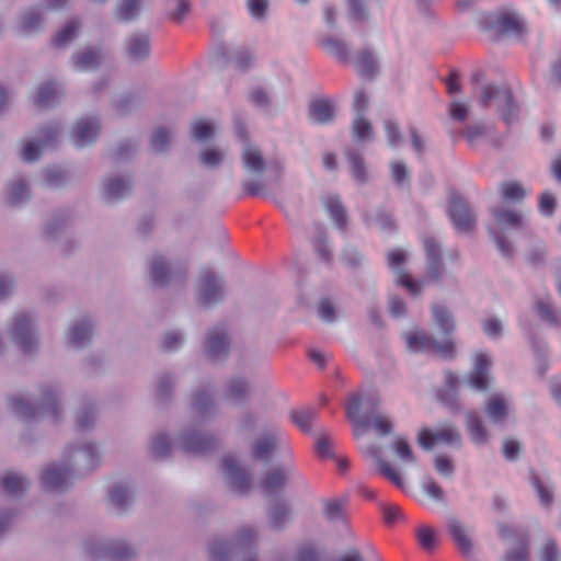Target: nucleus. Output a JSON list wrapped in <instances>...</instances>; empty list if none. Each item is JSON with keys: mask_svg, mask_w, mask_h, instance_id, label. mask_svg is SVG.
<instances>
[{"mask_svg": "<svg viewBox=\"0 0 561 561\" xmlns=\"http://www.w3.org/2000/svg\"><path fill=\"white\" fill-rule=\"evenodd\" d=\"M485 413L494 423H501L507 415V404L501 394L490 397L484 407Z\"/></svg>", "mask_w": 561, "mask_h": 561, "instance_id": "26", "label": "nucleus"}, {"mask_svg": "<svg viewBox=\"0 0 561 561\" xmlns=\"http://www.w3.org/2000/svg\"><path fill=\"white\" fill-rule=\"evenodd\" d=\"M101 54L93 49H88L73 56L75 66L82 71L95 69L101 64Z\"/></svg>", "mask_w": 561, "mask_h": 561, "instance_id": "35", "label": "nucleus"}, {"mask_svg": "<svg viewBox=\"0 0 561 561\" xmlns=\"http://www.w3.org/2000/svg\"><path fill=\"white\" fill-rule=\"evenodd\" d=\"M229 553V543L224 541L214 542L209 550L210 561H226Z\"/></svg>", "mask_w": 561, "mask_h": 561, "instance_id": "60", "label": "nucleus"}, {"mask_svg": "<svg viewBox=\"0 0 561 561\" xmlns=\"http://www.w3.org/2000/svg\"><path fill=\"white\" fill-rule=\"evenodd\" d=\"M433 319L435 324L447 335L451 334L455 331V321L450 312L440 306H433Z\"/></svg>", "mask_w": 561, "mask_h": 561, "instance_id": "37", "label": "nucleus"}, {"mask_svg": "<svg viewBox=\"0 0 561 561\" xmlns=\"http://www.w3.org/2000/svg\"><path fill=\"white\" fill-rule=\"evenodd\" d=\"M459 378L453 371H446L445 385L438 391L437 397L440 402L450 408H457V393H458Z\"/></svg>", "mask_w": 561, "mask_h": 561, "instance_id": "22", "label": "nucleus"}, {"mask_svg": "<svg viewBox=\"0 0 561 561\" xmlns=\"http://www.w3.org/2000/svg\"><path fill=\"white\" fill-rule=\"evenodd\" d=\"M30 197V191L23 181H16L9 185V203L19 204Z\"/></svg>", "mask_w": 561, "mask_h": 561, "instance_id": "49", "label": "nucleus"}, {"mask_svg": "<svg viewBox=\"0 0 561 561\" xmlns=\"http://www.w3.org/2000/svg\"><path fill=\"white\" fill-rule=\"evenodd\" d=\"M289 508L285 503L273 505L270 512V523L273 528L280 529L289 517Z\"/></svg>", "mask_w": 561, "mask_h": 561, "instance_id": "46", "label": "nucleus"}, {"mask_svg": "<svg viewBox=\"0 0 561 561\" xmlns=\"http://www.w3.org/2000/svg\"><path fill=\"white\" fill-rule=\"evenodd\" d=\"M353 561H383L376 547L368 540H358L353 546Z\"/></svg>", "mask_w": 561, "mask_h": 561, "instance_id": "31", "label": "nucleus"}, {"mask_svg": "<svg viewBox=\"0 0 561 561\" xmlns=\"http://www.w3.org/2000/svg\"><path fill=\"white\" fill-rule=\"evenodd\" d=\"M127 53L129 58L140 60L148 57L150 53L149 38L145 34L135 35L128 41Z\"/></svg>", "mask_w": 561, "mask_h": 561, "instance_id": "30", "label": "nucleus"}, {"mask_svg": "<svg viewBox=\"0 0 561 561\" xmlns=\"http://www.w3.org/2000/svg\"><path fill=\"white\" fill-rule=\"evenodd\" d=\"M499 31L504 34L520 36L524 33V24L514 15L503 14L496 21Z\"/></svg>", "mask_w": 561, "mask_h": 561, "instance_id": "38", "label": "nucleus"}, {"mask_svg": "<svg viewBox=\"0 0 561 561\" xmlns=\"http://www.w3.org/2000/svg\"><path fill=\"white\" fill-rule=\"evenodd\" d=\"M193 137L197 140H205L213 136L214 127L206 121H197L192 126Z\"/></svg>", "mask_w": 561, "mask_h": 561, "instance_id": "57", "label": "nucleus"}, {"mask_svg": "<svg viewBox=\"0 0 561 561\" xmlns=\"http://www.w3.org/2000/svg\"><path fill=\"white\" fill-rule=\"evenodd\" d=\"M559 549L554 541L550 540L545 543L540 559L541 561H558L559 560Z\"/></svg>", "mask_w": 561, "mask_h": 561, "instance_id": "64", "label": "nucleus"}, {"mask_svg": "<svg viewBox=\"0 0 561 561\" xmlns=\"http://www.w3.org/2000/svg\"><path fill=\"white\" fill-rule=\"evenodd\" d=\"M32 320L27 314L15 317L13 324V339L23 353H30L36 345L37 340L32 336Z\"/></svg>", "mask_w": 561, "mask_h": 561, "instance_id": "10", "label": "nucleus"}, {"mask_svg": "<svg viewBox=\"0 0 561 561\" xmlns=\"http://www.w3.org/2000/svg\"><path fill=\"white\" fill-rule=\"evenodd\" d=\"M43 20L36 10L26 11L22 16L21 27L24 32H32L39 28Z\"/></svg>", "mask_w": 561, "mask_h": 561, "instance_id": "53", "label": "nucleus"}, {"mask_svg": "<svg viewBox=\"0 0 561 561\" xmlns=\"http://www.w3.org/2000/svg\"><path fill=\"white\" fill-rule=\"evenodd\" d=\"M557 202L553 194L543 192L539 198V210L545 216H552L556 210Z\"/></svg>", "mask_w": 561, "mask_h": 561, "instance_id": "59", "label": "nucleus"}, {"mask_svg": "<svg viewBox=\"0 0 561 561\" xmlns=\"http://www.w3.org/2000/svg\"><path fill=\"white\" fill-rule=\"evenodd\" d=\"M224 159L222 152L216 148H208L201 153V161L207 167H217Z\"/></svg>", "mask_w": 561, "mask_h": 561, "instance_id": "61", "label": "nucleus"}, {"mask_svg": "<svg viewBox=\"0 0 561 561\" xmlns=\"http://www.w3.org/2000/svg\"><path fill=\"white\" fill-rule=\"evenodd\" d=\"M493 216L502 226L518 228L523 224L522 215L514 210L493 209Z\"/></svg>", "mask_w": 561, "mask_h": 561, "instance_id": "45", "label": "nucleus"}, {"mask_svg": "<svg viewBox=\"0 0 561 561\" xmlns=\"http://www.w3.org/2000/svg\"><path fill=\"white\" fill-rule=\"evenodd\" d=\"M491 366L490 356L486 353L478 352L473 357L472 370L466 380L469 387L477 391H485L492 381L490 376Z\"/></svg>", "mask_w": 561, "mask_h": 561, "instance_id": "7", "label": "nucleus"}, {"mask_svg": "<svg viewBox=\"0 0 561 561\" xmlns=\"http://www.w3.org/2000/svg\"><path fill=\"white\" fill-rule=\"evenodd\" d=\"M10 407L12 411L24 421L36 419L39 414L43 416L49 415L51 419L56 420L59 414L57 399L50 390H46L42 393L38 409L20 398H11Z\"/></svg>", "mask_w": 561, "mask_h": 561, "instance_id": "3", "label": "nucleus"}, {"mask_svg": "<svg viewBox=\"0 0 561 561\" xmlns=\"http://www.w3.org/2000/svg\"><path fill=\"white\" fill-rule=\"evenodd\" d=\"M449 218L459 232H470L476 225V218L468 204L458 195H453L448 209Z\"/></svg>", "mask_w": 561, "mask_h": 561, "instance_id": "8", "label": "nucleus"}, {"mask_svg": "<svg viewBox=\"0 0 561 561\" xmlns=\"http://www.w3.org/2000/svg\"><path fill=\"white\" fill-rule=\"evenodd\" d=\"M355 71L362 81H371L380 72V66L375 55L368 50L359 51L354 61Z\"/></svg>", "mask_w": 561, "mask_h": 561, "instance_id": "14", "label": "nucleus"}, {"mask_svg": "<svg viewBox=\"0 0 561 561\" xmlns=\"http://www.w3.org/2000/svg\"><path fill=\"white\" fill-rule=\"evenodd\" d=\"M171 141L170 133L164 128L157 129L151 137V147L157 152L164 151Z\"/></svg>", "mask_w": 561, "mask_h": 561, "instance_id": "52", "label": "nucleus"}, {"mask_svg": "<svg viewBox=\"0 0 561 561\" xmlns=\"http://www.w3.org/2000/svg\"><path fill=\"white\" fill-rule=\"evenodd\" d=\"M129 192V182L123 181L122 179H111L105 184V193L110 199L123 198Z\"/></svg>", "mask_w": 561, "mask_h": 561, "instance_id": "41", "label": "nucleus"}, {"mask_svg": "<svg viewBox=\"0 0 561 561\" xmlns=\"http://www.w3.org/2000/svg\"><path fill=\"white\" fill-rule=\"evenodd\" d=\"M318 313L321 320L325 322H333L336 319V308L333 301L324 298L319 302Z\"/></svg>", "mask_w": 561, "mask_h": 561, "instance_id": "55", "label": "nucleus"}, {"mask_svg": "<svg viewBox=\"0 0 561 561\" xmlns=\"http://www.w3.org/2000/svg\"><path fill=\"white\" fill-rule=\"evenodd\" d=\"M404 262L405 255L401 250L397 249L388 253V265L397 273L396 283L404 287L410 295L417 296L421 294V284L415 282L408 272L402 270Z\"/></svg>", "mask_w": 561, "mask_h": 561, "instance_id": "9", "label": "nucleus"}, {"mask_svg": "<svg viewBox=\"0 0 561 561\" xmlns=\"http://www.w3.org/2000/svg\"><path fill=\"white\" fill-rule=\"evenodd\" d=\"M294 474L290 469H275L265 474L261 481V488L267 495H273L283 490L288 479Z\"/></svg>", "mask_w": 561, "mask_h": 561, "instance_id": "19", "label": "nucleus"}, {"mask_svg": "<svg viewBox=\"0 0 561 561\" xmlns=\"http://www.w3.org/2000/svg\"><path fill=\"white\" fill-rule=\"evenodd\" d=\"M449 531L459 550L463 554H470L472 550V542L463 526L459 522L453 520L449 524Z\"/></svg>", "mask_w": 561, "mask_h": 561, "instance_id": "33", "label": "nucleus"}, {"mask_svg": "<svg viewBox=\"0 0 561 561\" xmlns=\"http://www.w3.org/2000/svg\"><path fill=\"white\" fill-rule=\"evenodd\" d=\"M390 450L402 465L416 463V456L404 436H396L390 444Z\"/></svg>", "mask_w": 561, "mask_h": 561, "instance_id": "23", "label": "nucleus"}, {"mask_svg": "<svg viewBox=\"0 0 561 561\" xmlns=\"http://www.w3.org/2000/svg\"><path fill=\"white\" fill-rule=\"evenodd\" d=\"M222 468L236 491L243 493L250 486V477L237 461L228 456L222 459Z\"/></svg>", "mask_w": 561, "mask_h": 561, "instance_id": "17", "label": "nucleus"}, {"mask_svg": "<svg viewBox=\"0 0 561 561\" xmlns=\"http://www.w3.org/2000/svg\"><path fill=\"white\" fill-rule=\"evenodd\" d=\"M424 248L427 259L428 275L422 282V285L426 284L428 280H439L443 271L440 247L435 239L426 238L424 240Z\"/></svg>", "mask_w": 561, "mask_h": 561, "instance_id": "13", "label": "nucleus"}, {"mask_svg": "<svg viewBox=\"0 0 561 561\" xmlns=\"http://www.w3.org/2000/svg\"><path fill=\"white\" fill-rule=\"evenodd\" d=\"M531 483L536 489L540 503L545 506H549L553 501L552 491L548 486L543 485L536 476H533Z\"/></svg>", "mask_w": 561, "mask_h": 561, "instance_id": "56", "label": "nucleus"}, {"mask_svg": "<svg viewBox=\"0 0 561 561\" xmlns=\"http://www.w3.org/2000/svg\"><path fill=\"white\" fill-rule=\"evenodd\" d=\"M360 400L353 393V436H363L373 430L379 437H385L393 432L394 425L387 416L378 413H370L364 419L357 416Z\"/></svg>", "mask_w": 561, "mask_h": 561, "instance_id": "2", "label": "nucleus"}, {"mask_svg": "<svg viewBox=\"0 0 561 561\" xmlns=\"http://www.w3.org/2000/svg\"><path fill=\"white\" fill-rule=\"evenodd\" d=\"M141 0H122L116 9V16L121 21L131 20L139 10Z\"/></svg>", "mask_w": 561, "mask_h": 561, "instance_id": "48", "label": "nucleus"}, {"mask_svg": "<svg viewBox=\"0 0 561 561\" xmlns=\"http://www.w3.org/2000/svg\"><path fill=\"white\" fill-rule=\"evenodd\" d=\"M310 118L318 124L330 123L335 115V107L332 101L327 99L314 100L310 104Z\"/></svg>", "mask_w": 561, "mask_h": 561, "instance_id": "21", "label": "nucleus"}, {"mask_svg": "<svg viewBox=\"0 0 561 561\" xmlns=\"http://www.w3.org/2000/svg\"><path fill=\"white\" fill-rule=\"evenodd\" d=\"M353 137L358 142H368L374 140V128L371 123L366 117L358 115L353 121Z\"/></svg>", "mask_w": 561, "mask_h": 561, "instance_id": "34", "label": "nucleus"}, {"mask_svg": "<svg viewBox=\"0 0 561 561\" xmlns=\"http://www.w3.org/2000/svg\"><path fill=\"white\" fill-rule=\"evenodd\" d=\"M229 336L222 328L215 327L208 333L206 352L211 359H218L228 354Z\"/></svg>", "mask_w": 561, "mask_h": 561, "instance_id": "18", "label": "nucleus"}, {"mask_svg": "<svg viewBox=\"0 0 561 561\" xmlns=\"http://www.w3.org/2000/svg\"><path fill=\"white\" fill-rule=\"evenodd\" d=\"M59 128L57 126H47L41 129L38 144L33 141L25 142L21 150V158L26 162L35 161L39 158L41 150L54 141L58 135Z\"/></svg>", "mask_w": 561, "mask_h": 561, "instance_id": "12", "label": "nucleus"}, {"mask_svg": "<svg viewBox=\"0 0 561 561\" xmlns=\"http://www.w3.org/2000/svg\"><path fill=\"white\" fill-rule=\"evenodd\" d=\"M405 342L408 347L414 352H433L444 358H453L455 355V344L451 340L438 343L420 331L407 333Z\"/></svg>", "mask_w": 561, "mask_h": 561, "instance_id": "5", "label": "nucleus"}, {"mask_svg": "<svg viewBox=\"0 0 561 561\" xmlns=\"http://www.w3.org/2000/svg\"><path fill=\"white\" fill-rule=\"evenodd\" d=\"M420 446L426 450L433 448L435 444H446L459 447L461 445L460 433L451 425H443L434 432L428 428L420 431L417 436Z\"/></svg>", "mask_w": 561, "mask_h": 561, "instance_id": "6", "label": "nucleus"}, {"mask_svg": "<svg viewBox=\"0 0 561 561\" xmlns=\"http://www.w3.org/2000/svg\"><path fill=\"white\" fill-rule=\"evenodd\" d=\"M249 385L241 378H233L229 382L227 399L232 402L241 401L249 393Z\"/></svg>", "mask_w": 561, "mask_h": 561, "instance_id": "44", "label": "nucleus"}, {"mask_svg": "<svg viewBox=\"0 0 561 561\" xmlns=\"http://www.w3.org/2000/svg\"><path fill=\"white\" fill-rule=\"evenodd\" d=\"M467 431L470 439L476 445H482L488 442V432L480 417L473 412L467 414Z\"/></svg>", "mask_w": 561, "mask_h": 561, "instance_id": "28", "label": "nucleus"}, {"mask_svg": "<svg viewBox=\"0 0 561 561\" xmlns=\"http://www.w3.org/2000/svg\"><path fill=\"white\" fill-rule=\"evenodd\" d=\"M79 28L80 23L78 21H69L66 26L53 38L51 45L54 47H64L68 45L76 37Z\"/></svg>", "mask_w": 561, "mask_h": 561, "instance_id": "39", "label": "nucleus"}, {"mask_svg": "<svg viewBox=\"0 0 561 561\" xmlns=\"http://www.w3.org/2000/svg\"><path fill=\"white\" fill-rule=\"evenodd\" d=\"M92 335V325L83 320L73 324L68 334L69 344L75 347H82L85 342L90 341Z\"/></svg>", "mask_w": 561, "mask_h": 561, "instance_id": "29", "label": "nucleus"}, {"mask_svg": "<svg viewBox=\"0 0 561 561\" xmlns=\"http://www.w3.org/2000/svg\"><path fill=\"white\" fill-rule=\"evenodd\" d=\"M278 443L276 432L265 434L252 445V456L255 459H267L275 450Z\"/></svg>", "mask_w": 561, "mask_h": 561, "instance_id": "25", "label": "nucleus"}, {"mask_svg": "<svg viewBox=\"0 0 561 561\" xmlns=\"http://www.w3.org/2000/svg\"><path fill=\"white\" fill-rule=\"evenodd\" d=\"M382 514L385 523L388 526H393L396 524L404 522L405 519L402 508L393 503L385 504L382 506Z\"/></svg>", "mask_w": 561, "mask_h": 561, "instance_id": "50", "label": "nucleus"}, {"mask_svg": "<svg viewBox=\"0 0 561 561\" xmlns=\"http://www.w3.org/2000/svg\"><path fill=\"white\" fill-rule=\"evenodd\" d=\"M99 134L100 123L96 118H82L73 126L71 138L76 146L83 147L92 144Z\"/></svg>", "mask_w": 561, "mask_h": 561, "instance_id": "11", "label": "nucleus"}, {"mask_svg": "<svg viewBox=\"0 0 561 561\" xmlns=\"http://www.w3.org/2000/svg\"><path fill=\"white\" fill-rule=\"evenodd\" d=\"M500 191L503 198L511 202H519L526 195L524 187L519 183L513 181L504 182L501 185Z\"/></svg>", "mask_w": 561, "mask_h": 561, "instance_id": "47", "label": "nucleus"}, {"mask_svg": "<svg viewBox=\"0 0 561 561\" xmlns=\"http://www.w3.org/2000/svg\"><path fill=\"white\" fill-rule=\"evenodd\" d=\"M529 551L527 541L523 540L516 548L512 549L504 556V561H528Z\"/></svg>", "mask_w": 561, "mask_h": 561, "instance_id": "58", "label": "nucleus"}, {"mask_svg": "<svg viewBox=\"0 0 561 561\" xmlns=\"http://www.w3.org/2000/svg\"><path fill=\"white\" fill-rule=\"evenodd\" d=\"M243 167L253 173H261L264 170V159L259 148L248 145L242 153Z\"/></svg>", "mask_w": 561, "mask_h": 561, "instance_id": "27", "label": "nucleus"}, {"mask_svg": "<svg viewBox=\"0 0 561 561\" xmlns=\"http://www.w3.org/2000/svg\"><path fill=\"white\" fill-rule=\"evenodd\" d=\"M479 102L483 107L495 104L507 125L517 117L518 106L513 99L512 91L506 87L500 88L491 84L483 87Z\"/></svg>", "mask_w": 561, "mask_h": 561, "instance_id": "1", "label": "nucleus"}, {"mask_svg": "<svg viewBox=\"0 0 561 561\" xmlns=\"http://www.w3.org/2000/svg\"><path fill=\"white\" fill-rule=\"evenodd\" d=\"M225 286L211 270L201 272L196 284V298L201 306L207 307L222 300Z\"/></svg>", "mask_w": 561, "mask_h": 561, "instance_id": "4", "label": "nucleus"}, {"mask_svg": "<svg viewBox=\"0 0 561 561\" xmlns=\"http://www.w3.org/2000/svg\"><path fill=\"white\" fill-rule=\"evenodd\" d=\"M293 422L305 433L309 432L316 417L314 409L295 410L290 413Z\"/></svg>", "mask_w": 561, "mask_h": 561, "instance_id": "42", "label": "nucleus"}, {"mask_svg": "<svg viewBox=\"0 0 561 561\" xmlns=\"http://www.w3.org/2000/svg\"><path fill=\"white\" fill-rule=\"evenodd\" d=\"M169 268L162 256H154L151 264V278L156 285H164L169 280Z\"/></svg>", "mask_w": 561, "mask_h": 561, "instance_id": "43", "label": "nucleus"}, {"mask_svg": "<svg viewBox=\"0 0 561 561\" xmlns=\"http://www.w3.org/2000/svg\"><path fill=\"white\" fill-rule=\"evenodd\" d=\"M71 472L66 466H48L42 474V483L46 490L60 491L68 483Z\"/></svg>", "mask_w": 561, "mask_h": 561, "instance_id": "15", "label": "nucleus"}, {"mask_svg": "<svg viewBox=\"0 0 561 561\" xmlns=\"http://www.w3.org/2000/svg\"><path fill=\"white\" fill-rule=\"evenodd\" d=\"M416 538L422 549L433 551L438 545L437 534L430 526H420L416 529Z\"/></svg>", "mask_w": 561, "mask_h": 561, "instance_id": "40", "label": "nucleus"}, {"mask_svg": "<svg viewBox=\"0 0 561 561\" xmlns=\"http://www.w3.org/2000/svg\"><path fill=\"white\" fill-rule=\"evenodd\" d=\"M449 115L455 121L463 122L468 117V106L462 102H451L449 105Z\"/></svg>", "mask_w": 561, "mask_h": 561, "instance_id": "63", "label": "nucleus"}, {"mask_svg": "<svg viewBox=\"0 0 561 561\" xmlns=\"http://www.w3.org/2000/svg\"><path fill=\"white\" fill-rule=\"evenodd\" d=\"M57 100V89L53 82H47L37 88L33 102L37 107L50 106Z\"/></svg>", "mask_w": 561, "mask_h": 561, "instance_id": "36", "label": "nucleus"}, {"mask_svg": "<svg viewBox=\"0 0 561 561\" xmlns=\"http://www.w3.org/2000/svg\"><path fill=\"white\" fill-rule=\"evenodd\" d=\"M327 208L330 213V216L337 225V227L344 228L346 217H345V210H344L343 206L341 205L340 199L335 198V197L328 198Z\"/></svg>", "mask_w": 561, "mask_h": 561, "instance_id": "51", "label": "nucleus"}, {"mask_svg": "<svg viewBox=\"0 0 561 561\" xmlns=\"http://www.w3.org/2000/svg\"><path fill=\"white\" fill-rule=\"evenodd\" d=\"M385 130L390 146H397L401 141V133L397 123L386 121Z\"/></svg>", "mask_w": 561, "mask_h": 561, "instance_id": "62", "label": "nucleus"}, {"mask_svg": "<svg viewBox=\"0 0 561 561\" xmlns=\"http://www.w3.org/2000/svg\"><path fill=\"white\" fill-rule=\"evenodd\" d=\"M215 447V439L204 433L187 432L184 435V448L186 451L201 455Z\"/></svg>", "mask_w": 561, "mask_h": 561, "instance_id": "20", "label": "nucleus"}, {"mask_svg": "<svg viewBox=\"0 0 561 561\" xmlns=\"http://www.w3.org/2000/svg\"><path fill=\"white\" fill-rule=\"evenodd\" d=\"M320 46L337 61H348L347 45L343 39L333 36H324L320 39Z\"/></svg>", "mask_w": 561, "mask_h": 561, "instance_id": "24", "label": "nucleus"}, {"mask_svg": "<svg viewBox=\"0 0 561 561\" xmlns=\"http://www.w3.org/2000/svg\"><path fill=\"white\" fill-rule=\"evenodd\" d=\"M0 485L8 494L19 495L25 492L26 481L14 472H7L0 478Z\"/></svg>", "mask_w": 561, "mask_h": 561, "instance_id": "32", "label": "nucleus"}, {"mask_svg": "<svg viewBox=\"0 0 561 561\" xmlns=\"http://www.w3.org/2000/svg\"><path fill=\"white\" fill-rule=\"evenodd\" d=\"M129 501V493L124 485H116L110 491V502L116 508H124Z\"/></svg>", "mask_w": 561, "mask_h": 561, "instance_id": "54", "label": "nucleus"}, {"mask_svg": "<svg viewBox=\"0 0 561 561\" xmlns=\"http://www.w3.org/2000/svg\"><path fill=\"white\" fill-rule=\"evenodd\" d=\"M366 456L375 459L379 473L393 483L397 488L403 489L404 482L399 471L387 460L380 457V450L377 446H371L363 450Z\"/></svg>", "mask_w": 561, "mask_h": 561, "instance_id": "16", "label": "nucleus"}]
</instances>
